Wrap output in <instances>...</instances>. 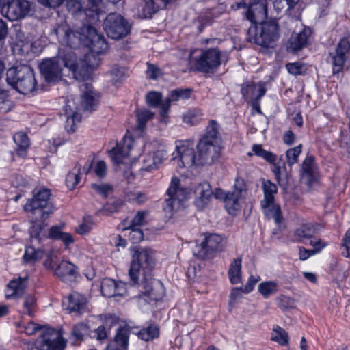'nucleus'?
Here are the masks:
<instances>
[{
  "label": "nucleus",
  "mask_w": 350,
  "mask_h": 350,
  "mask_svg": "<svg viewBox=\"0 0 350 350\" xmlns=\"http://www.w3.org/2000/svg\"><path fill=\"white\" fill-rule=\"evenodd\" d=\"M84 5L83 0H66V6L69 12L77 16H85L87 20L93 22L98 20L100 8L96 5Z\"/></svg>",
  "instance_id": "4468645a"
},
{
  "label": "nucleus",
  "mask_w": 350,
  "mask_h": 350,
  "mask_svg": "<svg viewBox=\"0 0 350 350\" xmlns=\"http://www.w3.org/2000/svg\"><path fill=\"white\" fill-rule=\"evenodd\" d=\"M44 256V251L36 250L34 247L28 246L26 247L23 255V260L26 263H34L41 259Z\"/></svg>",
  "instance_id": "37998d69"
},
{
  "label": "nucleus",
  "mask_w": 350,
  "mask_h": 350,
  "mask_svg": "<svg viewBox=\"0 0 350 350\" xmlns=\"http://www.w3.org/2000/svg\"><path fill=\"white\" fill-rule=\"evenodd\" d=\"M90 332V327L88 322H80L73 325L70 332V340L75 345H79Z\"/></svg>",
  "instance_id": "2f4dec72"
},
{
  "label": "nucleus",
  "mask_w": 350,
  "mask_h": 350,
  "mask_svg": "<svg viewBox=\"0 0 350 350\" xmlns=\"http://www.w3.org/2000/svg\"><path fill=\"white\" fill-rule=\"evenodd\" d=\"M342 247L344 249L342 252V256L350 258V229L347 231L344 236Z\"/></svg>",
  "instance_id": "69168bd1"
},
{
  "label": "nucleus",
  "mask_w": 350,
  "mask_h": 350,
  "mask_svg": "<svg viewBox=\"0 0 350 350\" xmlns=\"http://www.w3.org/2000/svg\"><path fill=\"white\" fill-rule=\"evenodd\" d=\"M265 92L266 88L261 83L258 84L248 83L241 88V93L245 99L258 100L265 95Z\"/></svg>",
  "instance_id": "7c9ffc66"
},
{
  "label": "nucleus",
  "mask_w": 350,
  "mask_h": 350,
  "mask_svg": "<svg viewBox=\"0 0 350 350\" xmlns=\"http://www.w3.org/2000/svg\"><path fill=\"white\" fill-rule=\"evenodd\" d=\"M203 118V113L199 109H190L183 114V121L184 123L194 126L198 124Z\"/></svg>",
  "instance_id": "ea45409f"
},
{
  "label": "nucleus",
  "mask_w": 350,
  "mask_h": 350,
  "mask_svg": "<svg viewBox=\"0 0 350 350\" xmlns=\"http://www.w3.org/2000/svg\"><path fill=\"white\" fill-rule=\"evenodd\" d=\"M264 199L261 202L269 203L274 201V195L278 192L277 186L270 180L263 181Z\"/></svg>",
  "instance_id": "a19ab883"
},
{
  "label": "nucleus",
  "mask_w": 350,
  "mask_h": 350,
  "mask_svg": "<svg viewBox=\"0 0 350 350\" xmlns=\"http://www.w3.org/2000/svg\"><path fill=\"white\" fill-rule=\"evenodd\" d=\"M321 229V226L318 224H306L301 225L295 232V237L297 240L305 242L306 240H310Z\"/></svg>",
  "instance_id": "72a5a7b5"
},
{
  "label": "nucleus",
  "mask_w": 350,
  "mask_h": 350,
  "mask_svg": "<svg viewBox=\"0 0 350 350\" xmlns=\"http://www.w3.org/2000/svg\"><path fill=\"white\" fill-rule=\"evenodd\" d=\"M283 170H284V163H283L282 167L274 163H273L272 172L275 176L276 181L280 186H284L287 182L286 176L282 173Z\"/></svg>",
  "instance_id": "6e6d98bb"
},
{
  "label": "nucleus",
  "mask_w": 350,
  "mask_h": 350,
  "mask_svg": "<svg viewBox=\"0 0 350 350\" xmlns=\"http://www.w3.org/2000/svg\"><path fill=\"white\" fill-rule=\"evenodd\" d=\"M75 102L72 100H68L65 106V113L66 116V121L65 129L68 132H74L75 122L81 121V115L79 114V109L74 107Z\"/></svg>",
  "instance_id": "c756f323"
},
{
  "label": "nucleus",
  "mask_w": 350,
  "mask_h": 350,
  "mask_svg": "<svg viewBox=\"0 0 350 350\" xmlns=\"http://www.w3.org/2000/svg\"><path fill=\"white\" fill-rule=\"evenodd\" d=\"M180 180L174 177L171 180L170 185L167 191V198L163 205V211L171 215L173 212L177 211L183 207V204L188 198V191L179 187Z\"/></svg>",
  "instance_id": "0eeeda50"
},
{
  "label": "nucleus",
  "mask_w": 350,
  "mask_h": 350,
  "mask_svg": "<svg viewBox=\"0 0 350 350\" xmlns=\"http://www.w3.org/2000/svg\"><path fill=\"white\" fill-rule=\"evenodd\" d=\"M125 69L124 67L114 66L110 71L111 81L113 83L120 82L124 77Z\"/></svg>",
  "instance_id": "4d7b16f0"
},
{
  "label": "nucleus",
  "mask_w": 350,
  "mask_h": 350,
  "mask_svg": "<svg viewBox=\"0 0 350 350\" xmlns=\"http://www.w3.org/2000/svg\"><path fill=\"white\" fill-rule=\"evenodd\" d=\"M191 90L178 88L170 92L168 97L164 100L162 105L161 116L165 118L170 107L171 103L180 100H186L190 98Z\"/></svg>",
  "instance_id": "a878e982"
},
{
  "label": "nucleus",
  "mask_w": 350,
  "mask_h": 350,
  "mask_svg": "<svg viewBox=\"0 0 350 350\" xmlns=\"http://www.w3.org/2000/svg\"><path fill=\"white\" fill-rule=\"evenodd\" d=\"M224 59V53L217 48L208 49H196L189 55V64L198 72L213 74L221 66Z\"/></svg>",
  "instance_id": "7ed1b4c3"
},
{
  "label": "nucleus",
  "mask_w": 350,
  "mask_h": 350,
  "mask_svg": "<svg viewBox=\"0 0 350 350\" xmlns=\"http://www.w3.org/2000/svg\"><path fill=\"white\" fill-rule=\"evenodd\" d=\"M261 207L267 218L273 219L276 224H280L282 220L280 207L274 201L269 203L260 202Z\"/></svg>",
  "instance_id": "c9c22d12"
},
{
  "label": "nucleus",
  "mask_w": 350,
  "mask_h": 350,
  "mask_svg": "<svg viewBox=\"0 0 350 350\" xmlns=\"http://www.w3.org/2000/svg\"><path fill=\"white\" fill-rule=\"evenodd\" d=\"M39 68L42 76L48 83H55L62 79V66L58 57L44 59Z\"/></svg>",
  "instance_id": "2eb2a0df"
},
{
  "label": "nucleus",
  "mask_w": 350,
  "mask_h": 350,
  "mask_svg": "<svg viewBox=\"0 0 350 350\" xmlns=\"http://www.w3.org/2000/svg\"><path fill=\"white\" fill-rule=\"evenodd\" d=\"M63 304L69 313L81 315L88 310L87 298L77 292L71 293Z\"/></svg>",
  "instance_id": "412c9836"
},
{
  "label": "nucleus",
  "mask_w": 350,
  "mask_h": 350,
  "mask_svg": "<svg viewBox=\"0 0 350 350\" xmlns=\"http://www.w3.org/2000/svg\"><path fill=\"white\" fill-rule=\"evenodd\" d=\"M249 40L262 47H273L278 40L279 27L275 21L261 23L259 26L252 24L247 30Z\"/></svg>",
  "instance_id": "423d86ee"
},
{
  "label": "nucleus",
  "mask_w": 350,
  "mask_h": 350,
  "mask_svg": "<svg viewBox=\"0 0 350 350\" xmlns=\"http://www.w3.org/2000/svg\"><path fill=\"white\" fill-rule=\"evenodd\" d=\"M53 274L62 282L70 284L79 275V270L78 267L73 263L67 260H62L56 265Z\"/></svg>",
  "instance_id": "aec40b11"
},
{
  "label": "nucleus",
  "mask_w": 350,
  "mask_h": 350,
  "mask_svg": "<svg viewBox=\"0 0 350 350\" xmlns=\"http://www.w3.org/2000/svg\"><path fill=\"white\" fill-rule=\"evenodd\" d=\"M103 28L108 37L120 40L126 36L131 31L128 21L118 13H110L103 22Z\"/></svg>",
  "instance_id": "6e6552de"
},
{
  "label": "nucleus",
  "mask_w": 350,
  "mask_h": 350,
  "mask_svg": "<svg viewBox=\"0 0 350 350\" xmlns=\"http://www.w3.org/2000/svg\"><path fill=\"white\" fill-rule=\"evenodd\" d=\"M13 139L17 145V154L21 157H25L30 144L27 135L25 133L18 132L14 135Z\"/></svg>",
  "instance_id": "58836bf2"
},
{
  "label": "nucleus",
  "mask_w": 350,
  "mask_h": 350,
  "mask_svg": "<svg viewBox=\"0 0 350 350\" xmlns=\"http://www.w3.org/2000/svg\"><path fill=\"white\" fill-rule=\"evenodd\" d=\"M93 170L96 175L100 178H103L106 175L107 165L103 161H99L93 165Z\"/></svg>",
  "instance_id": "338daca9"
},
{
  "label": "nucleus",
  "mask_w": 350,
  "mask_h": 350,
  "mask_svg": "<svg viewBox=\"0 0 350 350\" xmlns=\"http://www.w3.org/2000/svg\"><path fill=\"white\" fill-rule=\"evenodd\" d=\"M271 339L281 345H286L288 343L287 332L279 326L275 327L271 334Z\"/></svg>",
  "instance_id": "8fccbe9b"
},
{
  "label": "nucleus",
  "mask_w": 350,
  "mask_h": 350,
  "mask_svg": "<svg viewBox=\"0 0 350 350\" xmlns=\"http://www.w3.org/2000/svg\"><path fill=\"white\" fill-rule=\"evenodd\" d=\"M59 263L57 255L53 251H49L43 262L44 267L49 270L53 271L54 273L55 267Z\"/></svg>",
  "instance_id": "864d4df0"
},
{
  "label": "nucleus",
  "mask_w": 350,
  "mask_h": 350,
  "mask_svg": "<svg viewBox=\"0 0 350 350\" xmlns=\"http://www.w3.org/2000/svg\"><path fill=\"white\" fill-rule=\"evenodd\" d=\"M301 152V145L288 149L286 152L287 163L293 165L297 162L298 157Z\"/></svg>",
  "instance_id": "5fc2aeb1"
},
{
  "label": "nucleus",
  "mask_w": 350,
  "mask_h": 350,
  "mask_svg": "<svg viewBox=\"0 0 350 350\" xmlns=\"http://www.w3.org/2000/svg\"><path fill=\"white\" fill-rule=\"evenodd\" d=\"M154 116V113L149 110L143 109L137 111V128L142 131L146 126V123L150 120Z\"/></svg>",
  "instance_id": "09e8293b"
},
{
  "label": "nucleus",
  "mask_w": 350,
  "mask_h": 350,
  "mask_svg": "<svg viewBox=\"0 0 350 350\" xmlns=\"http://www.w3.org/2000/svg\"><path fill=\"white\" fill-rule=\"evenodd\" d=\"M159 329L157 325H150L138 332V336L144 341H149L159 337Z\"/></svg>",
  "instance_id": "c03bdc74"
},
{
  "label": "nucleus",
  "mask_w": 350,
  "mask_h": 350,
  "mask_svg": "<svg viewBox=\"0 0 350 350\" xmlns=\"http://www.w3.org/2000/svg\"><path fill=\"white\" fill-rule=\"evenodd\" d=\"M286 67L288 72L293 75H301L304 70V65L299 62L287 64Z\"/></svg>",
  "instance_id": "e2e57ef3"
},
{
  "label": "nucleus",
  "mask_w": 350,
  "mask_h": 350,
  "mask_svg": "<svg viewBox=\"0 0 350 350\" xmlns=\"http://www.w3.org/2000/svg\"><path fill=\"white\" fill-rule=\"evenodd\" d=\"M146 100L147 104L152 107H159L160 108V115L161 116L162 112V105L164 103V100L162 101V94L159 92H150L146 96Z\"/></svg>",
  "instance_id": "a18cd8bd"
},
{
  "label": "nucleus",
  "mask_w": 350,
  "mask_h": 350,
  "mask_svg": "<svg viewBox=\"0 0 350 350\" xmlns=\"http://www.w3.org/2000/svg\"><path fill=\"white\" fill-rule=\"evenodd\" d=\"M165 157V153L161 150L150 152L144 156L142 170L150 171L158 167Z\"/></svg>",
  "instance_id": "473e14b6"
},
{
  "label": "nucleus",
  "mask_w": 350,
  "mask_h": 350,
  "mask_svg": "<svg viewBox=\"0 0 350 350\" xmlns=\"http://www.w3.org/2000/svg\"><path fill=\"white\" fill-rule=\"evenodd\" d=\"M319 178L317 167L313 156H308L302 163L301 178L308 185L316 182Z\"/></svg>",
  "instance_id": "393cba45"
},
{
  "label": "nucleus",
  "mask_w": 350,
  "mask_h": 350,
  "mask_svg": "<svg viewBox=\"0 0 350 350\" xmlns=\"http://www.w3.org/2000/svg\"><path fill=\"white\" fill-rule=\"evenodd\" d=\"M50 191L42 189L29 200L24 206V211L31 214L32 221H44L55 210L53 204L49 203Z\"/></svg>",
  "instance_id": "39448f33"
},
{
  "label": "nucleus",
  "mask_w": 350,
  "mask_h": 350,
  "mask_svg": "<svg viewBox=\"0 0 350 350\" xmlns=\"http://www.w3.org/2000/svg\"><path fill=\"white\" fill-rule=\"evenodd\" d=\"M278 286L276 282L269 281L260 283L258 285V289L265 298H268L277 292Z\"/></svg>",
  "instance_id": "49530a36"
},
{
  "label": "nucleus",
  "mask_w": 350,
  "mask_h": 350,
  "mask_svg": "<svg viewBox=\"0 0 350 350\" xmlns=\"http://www.w3.org/2000/svg\"><path fill=\"white\" fill-rule=\"evenodd\" d=\"M36 345L38 350H63L65 347V342L59 331L53 328H48L36 340Z\"/></svg>",
  "instance_id": "f8f14e48"
},
{
  "label": "nucleus",
  "mask_w": 350,
  "mask_h": 350,
  "mask_svg": "<svg viewBox=\"0 0 350 350\" xmlns=\"http://www.w3.org/2000/svg\"><path fill=\"white\" fill-rule=\"evenodd\" d=\"M101 291L107 297H123L126 295V284L122 282H116L114 280L105 278L101 283Z\"/></svg>",
  "instance_id": "4be33fe9"
},
{
  "label": "nucleus",
  "mask_w": 350,
  "mask_h": 350,
  "mask_svg": "<svg viewBox=\"0 0 350 350\" xmlns=\"http://www.w3.org/2000/svg\"><path fill=\"white\" fill-rule=\"evenodd\" d=\"M81 92V105L82 110L92 112L94 111L98 103V96L93 90L89 83H83L79 85Z\"/></svg>",
  "instance_id": "6ab92c4d"
},
{
  "label": "nucleus",
  "mask_w": 350,
  "mask_h": 350,
  "mask_svg": "<svg viewBox=\"0 0 350 350\" xmlns=\"http://www.w3.org/2000/svg\"><path fill=\"white\" fill-rule=\"evenodd\" d=\"M223 249L222 238L216 234L206 235L204 240L196 245L193 250V255L200 258L212 257L216 252H221Z\"/></svg>",
  "instance_id": "9b49d317"
},
{
  "label": "nucleus",
  "mask_w": 350,
  "mask_h": 350,
  "mask_svg": "<svg viewBox=\"0 0 350 350\" xmlns=\"http://www.w3.org/2000/svg\"><path fill=\"white\" fill-rule=\"evenodd\" d=\"M311 31L309 28H304L299 33L291 36L288 41V50L292 53H296L308 44V40L310 36Z\"/></svg>",
  "instance_id": "bb28decb"
},
{
  "label": "nucleus",
  "mask_w": 350,
  "mask_h": 350,
  "mask_svg": "<svg viewBox=\"0 0 350 350\" xmlns=\"http://www.w3.org/2000/svg\"><path fill=\"white\" fill-rule=\"evenodd\" d=\"M92 187L103 197H107L108 193L112 191L111 186L107 184H92Z\"/></svg>",
  "instance_id": "0e129e2a"
},
{
  "label": "nucleus",
  "mask_w": 350,
  "mask_h": 350,
  "mask_svg": "<svg viewBox=\"0 0 350 350\" xmlns=\"http://www.w3.org/2000/svg\"><path fill=\"white\" fill-rule=\"evenodd\" d=\"M32 10L31 3L27 0H8L0 4L1 14L10 21H17L26 17Z\"/></svg>",
  "instance_id": "9d476101"
},
{
  "label": "nucleus",
  "mask_w": 350,
  "mask_h": 350,
  "mask_svg": "<svg viewBox=\"0 0 350 350\" xmlns=\"http://www.w3.org/2000/svg\"><path fill=\"white\" fill-rule=\"evenodd\" d=\"M221 137L219 131V124L213 120L208 122L205 133L197 144L199 165H211L215 163L221 155Z\"/></svg>",
  "instance_id": "f03ea898"
},
{
  "label": "nucleus",
  "mask_w": 350,
  "mask_h": 350,
  "mask_svg": "<svg viewBox=\"0 0 350 350\" xmlns=\"http://www.w3.org/2000/svg\"><path fill=\"white\" fill-rule=\"evenodd\" d=\"M80 165H76L67 174L66 184L68 189H73L79 184L80 181Z\"/></svg>",
  "instance_id": "79ce46f5"
},
{
  "label": "nucleus",
  "mask_w": 350,
  "mask_h": 350,
  "mask_svg": "<svg viewBox=\"0 0 350 350\" xmlns=\"http://www.w3.org/2000/svg\"><path fill=\"white\" fill-rule=\"evenodd\" d=\"M242 259L241 257L234 258L230 262L228 275L232 284H238L241 280Z\"/></svg>",
  "instance_id": "e433bc0d"
},
{
  "label": "nucleus",
  "mask_w": 350,
  "mask_h": 350,
  "mask_svg": "<svg viewBox=\"0 0 350 350\" xmlns=\"http://www.w3.org/2000/svg\"><path fill=\"white\" fill-rule=\"evenodd\" d=\"M155 262L154 250L149 247L136 250L132 256L129 275L133 285L142 286L148 297L158 300L163 296V289L159 281L152 282L150 272Z\"/></svg>",
  "instance_id": "f257e3e1"
},
{
  "label": "nucleus",
  "mask_w": 350,
  "mask_h": 350,
  "mask_svg": "<svg viewBox=\"0 0 350 350\" xmlns=\"http://www.w3.org/2000/svg\"><path fill=\"white\" fill-rule=\"evenodd\" d=\"M310 245L313 247L312 250L314 254L320 252L327 245V243L320 238L313 237L310 239Z\"/></svg>",
  "instance_id": "bf43d9fd"
},
{
  "label": "nucleus",
  "mask_w": 350,
  "mask_h": 350,
  "mask_svg": "<svg viewBox=\"0 0 350 350\" xmlns=\"http://www.w3.org/2000/svg\"><path fill=\"white\" fill-rule=\"evenodd\" d=\"M176 150L183 167H189L193 165H199L196 159L193 141L178 142Z\"/></svg>",
  "instance_id": "a211bd4d"
},
{
  "label": "nucleus",
  "mask_w": 350,
  "mask_h": 350,
  "mask_svg": "<svg viewBox=\"0 0 350 350\" xmlns=\"http://www.w3.org/2000/svg\"><path fill=\"white\" fill-rule=\"evenodd\" d=\"M88 35L87 38L89 42L86 43L90 51L96 54H101L107 49V43L105 38L96 32L95 28L88 27Z\"/></svg>",
  "instance_id": "b1692460"
},
{
  "label": "nucleus",
  "mask_w": 350,
  "mask_h": 350,
  "mask_svg": "<svg viewBox=\"0 0 350 350\" xmlns=\"http://www.w3.org/2000/svg\"><path fill=\"white\" fill-rule=\"evenodd\" d=\"M172 0H147L144 10L148 11L149 14H154L159 10L163 9L170 3Z\"/></svg>",
  "instance_id": "de8ad7c7"
},
{
  "label": "nucleus",
  "mask_w": 350,
  "mask_h": 350,
  "mask_svg": "<svg viewBox=\"0 0 350 350\" xmlns=\"http://www.w3.org/2000/svg\"><path fill=\"white\" fill-rule=\"evenodd\" d=\"M6 81L18 92L27 94L36 88V81L33 69L25 64L10 68L6 73Z\"/></svg>",
  "instance_id": "20e7f679"
},
{
  "label": "nucleus",
  "mask_w": 350,
  "mask_h": 350,
  "mask_svg": "<svg viewBox=\"0 0 350 350\" xmlns=\"http://www.w3.org/2000/svg\"><path fill=\"white\" fill-rule=\"evenodd\" d=\"M194 193L197 197L195 203L196 206L199 208H204L215 193L212 191L211 185L207 182H203L199 184L196 187Z\"/></svg>",
  "instance_id": "cd10ccee"
},
{
  "label": "nucleus",
  "mask_w": 350,
  "mask_h": 350,
  "mask_svg": "<svg viewBox=\"0 0 350 350\" xmlns=\"http://www.w3.org/2000/svg\"><path fill=\"white\" fill-rule=\"evenodd\" d=\"M27 276H24L11 280L7 286L6 297L12 299L23 295L27 287Z\"/></svg>",
  "instance_id": "c85d7f7f"
},
{
  "label": "nucleus",
  "mask_w": 350,
  "mask_h": 350,
  "mask_svg": "<svg viewBox=\"0 0 350 350\" xmlns=\"http://www.w3.org/2000/svg\"><path fill=\"white\" fill-rule=\"evenodd\" d=\"M71 72L75 79L82 81V83H86L85 81L88 80L92 74V68L88 64L82 60L79 61V66H77L75 70Z\"/></svg>",
  "instance_id": "4c0bfd02"
},
{
  "label": "nucleus",
  "mask_w": 350,
  "mask_h": 350,
  "mask_svg": "<svg viewBox=\"0 0 350 350\" xmlns=\"http://www.w3.org/2000/svg\"><path fill=\"white\" fill-rule=\"evenodd\" d=\"M95 337L97 340L103 342L108 336L109 331L104 325H100L94 330Z\"/></svg>",
  "instance_id": "774afa93"
},
{
  "label": "nucleus",
  "mask_w": 350,
  "mask_h": 350,
  "mask_svg": "<svg viewBox=\"0 0 350 350\" xmlns=\"http://www.w3.org/2000/svg\"><path fill=\"white\" fill-rule=\"evenodd\" d=\"M127 228L131 230L129 238L133 243H137L144 239V233L139 228H130L129 226Z\"/></svg>",
  "instance_id": "13d9d810"
},
{
  "label": "nucleus",
  "mask_w": 350,
  "mask_h": 350,
  "mask_svg": "<svg viewBox=\"0 0 350 350\" xmlns=\"http://www.w3.org/2000/svg\"><path fill=\"white\" fill-rule=\"evenodd\" d=\"M94 223L90 216H85L82 222L76 228L75 232L81 235L87 234L92 230Z\"/></svg>",
  "instance_id": "603ef678"
},
{
  "label": "nucleus",
  "mask_w": 350,
  "mask_h": 350,
  "mask_svg": "<svg viewBox=\"0 0 350 350\" xmlns=\"http://www.w3.org/2000/svg\"><path fill=\"white\" fill-rule=\"evenodd\" d=\"M247 18L252 23L262 21L267 18V0H247Z\"/></svg>",
  "instance_id": "f3484780"
},
{
  "label": "nucleus",
  "mask_w": 350,
  "mask_h": 350,
  "mask_svg": "<svg viewBox=\"0 0 350 350\" xmlns=\"http://www.w3.org/2000/svg\"><path fill=\"white\" fill-rule=\"evenodd\" d=\"M129 329L127 327H121L116 333V342L122 349H126L129 342Z\"/></svg>",
  "instance_id": "3c124183"
},
{
  "label": "nucleus",
  "mask_w": 350,
  "mask_h": 350,
  "mask_svg": "<svg viewBox=\"0 0 350 350\" xmlns=\"http://www.w3.org/2000/svg\"><path fill=\"white\" fill-rule=\"evenodd\" d=\"M246 191V185L241 178H237L232 191H225L221 189H217L214 196L216 198L224 201L225 207L230 214L239 208V200L242 193Z\"/></svg>",
  "instance_id": "1a4fd4ad"
},
{
  "label": "nucleus",
  "mask_w": 350,
  "mask_h": 350,
  "mask_svg": "<svg viewBox=\"0 0 350 350\" xmlns=\"http://www.w3.org/2000/svg\"><path fill=\"white\" fill-rule=\"evenodd\" d=\"M59 42L68 46V49H75L81 43L82 35L78 31L70 29L66 24H61L53 29Z\"/></svg>",
  "instance_id": "dca6fc26"
},
{
  "label": "nucleus",
  "mask_w": 350,
  "mask_h": 350,
  "mask_svg": "<svg viewBox=\"0 0 350 350\" xmlns=\"http://www.w3.org/2000/svg\"><path fill=\"white\" fill-rule=\"evenodd\" d=\"M36 305V299L33 296L28 295L25 298L23 307L29 316H33V308Z\"/></svg>",
  "instance_id": "680f3d73"
},
{
  "label": "nucleus",
  "mask_w": 350,
  "mask_h": 350,
  "mask_svg": "<svg viewBox=\"0 0 350 350\" xmlns=\"http://www.w3.org/2000/svg\"><path fill=\"white\" fill-rule=\"evenodd\" d=\"M62 66L69 69V70H75L77 66H79V61L83 59L77 57L76 53L70 49H66L62 54L58 56Z\"/></svg>",
  "instance_id": "f704fd0d"
},
{
  "label": "nucleus",
  "mask_w": 350,
  "mask_h": 350,
  "mask_svg": "<svg viewBox=\"0 0 350 350\" xmlns=\"http://www.w3.org/2000/svg\"><path fill=\"white\" fill-rule=\"evenodd\" d=\"M350 53V42L347 38L340 40L333 51L329 53L330 62L332 64L333 72L339 73L343 70L345 63Z\"/></svg>",
  "instance_id": "ddd939ff"
},
{
  "label": "nucleus",
  "mask_w": 350,
  "mask_h": 350,
  "mask_svg": "<svg viewBox=\"0 0 350 350\" xmlns=\"http://www.w3.org/2000/svg\"><path fill=\"white\" fill-rule=\"evenodd\" d=\"M146 215V212H137L131 221L130 228H139L145 224Z\"/></svg>",
  "instance_id": "052dcab7"
},
{
  "label": "nucleus",
  "mask_w": 350,
  "mask_h": 350,
  "mask_svg": "<svg viewBox=\"0 0 350 350\" xmlns=\"http://www.w3.org/2000/svg\"><path fill=\"white\" fill-rule=\"evenodd\" d=\"M133 146V139L130 137H124L122 139V142L118 144L109 151V156L115 163H122L124 159L129 156Z\"/></svg>",
  "instance_id": "5701e85b"
}]
</instances>
